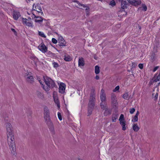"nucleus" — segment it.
Wrapping results in <instances>:
<instances>
[{
  "label": "nucleus",
  "instance_id": "f257e3e1",
  "mask_svg": "<svg viewBox=\"0 0 160 160\" xmlns=\"http://www.w3.org/2000/svg\"><path fill=\"white\" fill-rule=\"evenodd\" d=\"M6 128L7 132V139L9 149L10 150L12 154L13 155H15L16 153L15 141L11 124L9 123H7Z\"/></svg>",
  "mask_w": 160,
  "mask_h": 160
},
{
  "label": "nucleus",
  "instance_id": "f03ea898",
  "mask_svg": "<svg viewBox=\"0 0 160 160\" xmlns=\"http://www.w3.org/2000/svg\"><path fill=\"white\" fill-rule=\"evenodd\" d=\"M121 2V8L123 9L127 8L128 3L134 6H137L141 3L140 0H118Z\"/></svg>",
  "mask_w": 160,
  "mask_h": 160
},
{
  "label": "nucleus",
  "instance_id": "7ed1b4c3",
  "mask_svg": "<svg viewBox=\"0 0 160 160\" xmlns=\"http://www.w3.org/2000/svg\"><path fill=\"white\" fill-rule=\"evenodd\" d=\"M44 81L47 86L46 88L43 87V88L46 91H48L50 88H52L56 86L54 81L50 78H44Z\"/></svg>",
  "mask_w": 160,
  "mask_h": 160
},
{
  "label": "nucleus",
  "instance_id": "20e7f679",
  "mask_svg": "<svg viewBox=\"0 0 160 160\" xmlns=\"http://www.w3.org/2000/svg\"><path fill=\"white\" fill-rule=\"evenodd\" d=\"M45 122L47 125L48 127L52 134H55V131L53 124L51 121L50 117L44 118Z\"/></svg>",
  "mask_w": 160,
  "mask_h": 160
},
{
  "label": "nucleus",
  "instance_id": "39448f33",
  "mask_svg": "<svg viewBox=\"0 0 160 160\" xmlns=\"http://www.w3.org/2000/svg\"><path fill=\"white\" fill-rule=\"evenodd\" d=\"M111 99L112 105L114 107H116L118 103L116 96L113 93H112L111 95Z\"/></svg>",
  "mask_w": 160,
  "mask_h": 160
},
{
  "label": "nucleus",
  "instance_id": "423d86ee",
  "mask_svg": "<svg viewBox=\"0 0 160 160\" xmlns=\"http://www.w3.org/2000/svg\"><path fill=\"white\" fill-rule=\"evenodd\" d=\"M32 9L33 10H36L38 13H40L41 14V15H43V13L42 11V8L40 6V4H38L35 5L34 4L33 5Z\"/></svg>",
  "mask_w": 160,
  "mask_h": 160
},
{
  "label": "nucleus",
  "instance_id": "0eeeda50",
  "mask_svg": "<svg viewBox=\"0 0 160 160\" xmlns=\"http://www.w3.org/2000/svg\"><path fill=\"white\" fill-rule=\"evenodd\" d=\"M38 48L40 50L44 53L46 52L48 50L47 48L43 43H41V44L38 46Z\"/></svg>",
  "mask_w": 160,
  "mask_h": 160
},
{
  "label": "nucleus",
  "instance_id": "6e6552de",
  "mask_svg": "<svg viewBox=\"0 0 160 160\" xmlns=\"http://www.w3.org/2000/svg\"><path fill=\"white\" fill-rule=\"evenodd\" d=\"M66 85L63 83H61L59 86V91L61 93H63L65 92Z\"/></svg>",
  "mask_w": 160,
  "mask_h": 160
},
{
  "label": "nucleus",
  "instance_id": "1a4fd4ad",
  "mask_svg": "<svg viewBox=\"0 0 160 160\" xmlns=\"http://www.w3.org/2000/svg\"><path fill=\"white\" fill-rule=\"evenodd\" d=\"M58 43L59 44H58V45L59 46H66V42L62 37L59 38Z\"/></svg>",
  "mask_w": 160,
  "mask_h": 160
},
{
  "label": "nucleus",
  "instance_id": "9d476101",
  "mask_svg": "<svg viewBox=\"0 0 160 160\" xmlns=\"http://www.w3.org/2000/svg\"><path fill=\"white\" fill-rule=\"evenodd\" d=\"M12 16L13 18L15 20H17L21 16V14L18 11L14 10Z\"/></svg>",
  "mask_w": 160,
  "mask_h": 160
},
{
  "label": "nucleus",
  "instance_id": "9b49d317",
  "mask_svg": "<svg viewBox=\"0 0 160 160\" xmlns=\"http://www.w3.org/2000/svg\"><path fill=\"white\" fill-rule=\"evenodd\" d=\"M50 117L49 110L48 107L44 108V118Z\"/></svg>",
  "mask_w": 160,
  "mask_h": 160
},
{
  "label": "nucleus",
  "instance_id": "f8f14e48",
  "mask_svg": "<svg viewBox=\"0 0 160 160\" xmlns=\"http://www.w3.org/2000/svg\"><path fill=\"white\" fill-rule=\"evenodd\" d=\"M100 100L101 101H106V98L104 90L102 89L101 91Z\"/></svg>",
  "mask_w": 160,
  "mask_h": 160
},
{
  "label": "nucleus",
  "instance_id": "ddd939ff",
  "mask_svg": "<svg viewBox=\"0 0 160 160\" xmlns=\"http://www.w3.org/2000/svg\"><path fill=\"white\" fill-rule=\"evenodd\" d=\"M22 22L24 24H25L28 27H32L33 25L32 23L29 21V20L26 18H22Z\"/></svg>",
  "mask_w": 160,
  "mask_h": 160
},
{
  "label": "nucleus",
  "instance_id": "4468645a",
  "mask_svg": "<svg viewBox=\"0 0 160 160\" xmlns=\"http://www.w3.org/2000/svg\"><path fill=\"white\" fill-rule=\"evenodd\" d=\"M95 94L94 92V91H92L90 93V97L89 98V101H94L95 102Z\"/></svg>",
  "mask_w": 160,
  "mask_h": 160
},
{
  "label": "nucleus",
  "instance_id": "2eb2a0df",
  "mask_svg": "<svg viewBox=\"0 0 160 160\" xmlns=\"http://www.w3.org/2000/svg\"><path fill=\"white\" fill-rule=\"evenodd\" d=\"M120 124L122 127V130L125 131L127 129V126H126V121H123L121 122L120 121Z\"/></svg>",
  "mask_w": 160,
  "mask_h": 160
},
{
  "label": "nucleus",
  "instance_id": "dca6fc26",
  "mask_svg": "<svg viewBox=\"0 0 160 160\" xmlns=\"http://www.w3.org/2000/svg\"><path fill=\"white\" fill-rule=\"evenodd\" d=\"M26 80L27 82L31 84L34 82V78L32 75L30 76L29 78H27Z\"/></svg>",
  "mask_w": 160,
  "mask_h": 160
},
{
  "label": "nucleus",
  "instance_id": "f3484780",
  "mask_svg": "<svg viewBox=\"0 0 160 160\" xmlns=\"http://www.w3.org/2000/svg\"><path fill=\"white\" fill-rule=\"evenodd\" d=\"M104 109H105L104 113V115L107 116L111 114V110L110 109L108 108V107L105 108Z\"/></svg>",
  "mask_w": 160,
  "mask_h": 160
},
{
  "label": "nucleus",
  "instance_id": "a211bd4d",
  "mask_svg": "<svg viewBox=\"0 0 160 160\" xmlns=\"http://www.w3.org/2000/svg\"><path fill=\"white\" fill-rule=\"evenodd\" d=\"M106 101H101L100 103V107L102 109L104 110L105 108L107 107Z\"/></svg>",
  "mask_w": 160,
  "mask_h": 160
},
{
  "label": "nucleus",
  "instance_id": "6ab92c4d",
  "mask_svg": "<svg viewBox=\"0 0 160 160\" xmlns=\"http://www.w3.org/2000/svg\"><path fill=\"white\" fill-rule=\"evenodd\" d=\"M84 65V61L83 58H81L79 59L78 65L79 66H83Z\"/></svg>",
  "mask_w": 160,
  "mask_h": 160
},
{
  "label": "nucleus",
  "instance_id": "aec40b11",
  "mask_svg": "<svg viewBox=\"0 0 160 160\" xmlns=\"http://www.w3.org/2000/svg\"><path fill=\"white\" fill-rule=\"evenodd\" d=\"M95 106V102L94 101H89L88 104V108H93Z\"/></svg>",
  "mask_w": 160,
  "mask_h": 160
},
{
  "label": "nucleus",
  "instance_id": "412c9836",
  "mask_svg": "<svg viewBox=\"0 0 160 160\" xmlns=\"http://www.w3.org/2000/svg\"><path fill=\"white\" fill-rule=\"evenodd\" d=\"M64 59L66 61H70L72 60L71 57L69 55L67 54H65L64 55Z\"/></svg>",
  "mask_w": 160,
  "mask_h": 160
},
{
  "label": "nucleus",
  "instance_id": "4be33fe9",
  "mask_svg": "<svg viewBox=\"0 0 160 160\" xmlns=\"http://www.w3.org/2000/svg\"><path fill=\"white\" fill-rule=\"evenodd\" d=\"M36 94L38 98L41 99H42L43 98V94L39 91H37L36 92Z\"/></svg>",
  "mask_w": 160,
  "mask_h": 160
},
{
  "label": "nucleus",
  "instance_id": "5701e85b",
  "mask_svg": "<svg viewBox=\"0 0 160 160\" xmlns=\"http://www.w3.org/2000/svg\"><path fill=\"white\" fill-rule=\"evenodd\" d=\"M139 114V112L138 111L137 112L136 115L134 116L133 119L132 120V122H137L138 120V116Z\"/></svg>",
  "mask_w": 160,
  "mask_h": 160
},
{
  "label": "nucleus",
  "instance_id": "b1692460",
  "mask_svg": "<svg viewBox=\"0 0 160 160\" xmlns=\"http://www.w3.org/2000/svg\"><path fill=\"white\" fill-rule=\"evenodd\" d=\"M43 20V19L42 17L39 16L37 17V18L35 20V22H36L40 23L42 22Z\"/></svg>",
  "mask_w": 160,
  "mask_h": 160
},
{
  "label": "nucleus",
  "instance_id": "393cba45",
  "mask_svg": "<svg viewBox=\"0 0 160 160\" xmlns=\"http://www.w3.org/2000/svg\"><path fill=\"white\" fill-rule=\"evenodd\" d=\"M54 101L55 103L57 104L58 109L60 107V104L58 99L57 98H54Z\"/></svg>",
  "mask_w": 160,
  "mask_h": 160
},
{
  "label": "nucleus",
  "instance_id": "a878e982",
  "mask_svg": "<svg viewBox=\"0 0 160 160\" xmlns=\"http://www.w3.org/2000/svg\"><path fill=\"white\" fill-rule=\"evenodd\" d=\"M133 129L134 131L137 132L139 130V128L138 127L137 124H134L133 126Z\"/></svg>",
  "mask_w": 160,
  "mask_h": 160
},
{
  "label": "nucleus",
  "instance_id": "bb28decb",
  "mask_svg": "<svg viewBox=\"0 0 160 160\" xmlns=\"http://www.w3.org/2000/svg\"><path fill=\"white\" fill-rule=\"evenodd\" d=\"M99 67L98 66H96L95 68V72L96 74H98L99 73Z\"/></svg>",
  "mask_w": 160,
  "mask_h": 160
},
{
  "label": "nucleus",
  "instance_id": "cd10ccee",
  "mask_svg": "<svg viewBox=\"0 0 160 160\" xmlns=\"http://www.w3.org/2000/svg\"><path fill=\"white\" fill-rule=\"evenodd\" d=\"M73 2H75L78 4L79 6H82L83 8L86 7V6H85L84 4H83L80 3L79 1L76 0H72Z\"/></svg>",
  "mask_w": 160,
  "mask_h": 160
},
{
  "label": "nucleus",
  "instance_id": "c85d7f7f",
  "mask_svg": "<svg viewBox=\"0 0 160 160\" xmlns=\"http://www.w3.org/2000/svg\"><path fill=\"white\" fill-rule=\"evenodd\" d=\"M32 73L30 72H27V73H26L24 75V77L25 78V79H26L27 78H29L30 77V76H32Z\"/></svg>",
  "mask_w": 160,
  "mask_h": 160
},
{
  "label": "nucleus",
  "instance_id": "c756f323",
  "mask_svg": "<svg viewBox=\"0 0 160 160\" xmlns=\"http://www.w3.org/2000/svg\"><path fill=\"white\" fill-rule=\"evenodd\" d=\"M119 122H120V121L122 122L123 121H125V120L124 119V115L122 114H121L120 115V116L119 119Z\"/></svg>",
  "mask_w": 160,
  "mask_h": 160
},
{
  "label": "nucleus",
  "instance_id": "7c9ffc66",
  "mask_svg": "<svg viewBox=\"0 0 160 160\" xmlns=\"http://www.w3.org/2000/svg\"><path fill=\"white\" fill-rule=\"evenodd\" d=\"M153 78L154 79V81L156 82L159 80H160V76L159 75H158V76H157L156 78L154 77Z\"/></svg>",
  "mask_w": 160,
  "mask_h": 160
},
{
  "label": "nucleus",
  "instance_id": "2f4dec72",
  "mask_svg": "<svg viewBox=\"0 0 160 160\" xmlns=\"http://www.w3.org/2000/svg\"><path fill=\"white\" fill-rule=\"evenodd\" d=\"M84 5L86 6V8L85 9L87 15H89V13L90 8L88 7H87V5Z\"/></svg>",
  "mask_w": 160,
  "mask_h": 160
},
{
  "label": "nucleus",
  "instance_id": "473e14b6",
  "mask_svg": "<svg viewBox=\"0 0 160 160\" xmlns=\"http://www.w3.org/2000/svg\"><path fill=\"white\" fill-rule=\"evenodd\" d=\"M123 98L124 99H127L128 98V95L127 93H125L123 95Z\"/></svg>",
  "mask_w": 160,
  "mask_h": 160
},
{
  "label": "nucleus",
  "instance_id": "72a5a7b5",
  "mask_svg": "<svg viewBox=\"0 0 160 160\" xmlns=\"http://www.w3.org/2000/svg\"><path fill=\"white\" fill-rule=\"evenodd\" d=\"M93 109V108H88V116L90 115L92 113V110Z\"/></svg>",
  "mask_w": 160,
  "mask_h": 160
},
{
  "label": "nucleus",
  "instance_id": "f704fd0d",
  "mask_svg": "<svg viewBox=\"0 0 160 160\" xmlns=\"http://www.w3.org/2000/svg\"><path fill=\"white\" fill-rule=\"evenodd\" d=\"M52 64L53 66V67L55 68H57L59 66V65L58 63L56 62H54L52 63Z\"/></svg>",
  "mask_w": 160,
  "mask_h": 160
},
{
  "label": "nucleus",
  "instance_id": "c9c22d12",
  "mask_svg": "<svg viewBox=\"0 0 160 160\" xmlns=\"http://www.w3.org/2000/svg\"><path fill=\"white\" fill-rule=\"evenodd\" d=\"M117 115H115V117H113V116L112 118V122H116V119H117Z\"/></svg>",
  "mask_w": 160,
  "mask_h": 160
},
{
  "label": "nucleus",
  "instance_id": "e433bc0d",
  "mask_svg": "<svg viewBox=\"0 0 160 160\" xmlns=\"http://www.w3.org/2000/svg\"><path fill=\"white\" fill-rule=\"evenodd\" d=\"M38 34H39V35L40 36H41L42 37H43V38L46 37V36L45 35L44 33L42 32H39Z\"/></svg>",
  "mask_w": 160,
  "mask_h": 160
},
{
  "label": "nucleus",
  "instance_id": "4c0bfd02",
  "mask_svg": "<svg viewBox=\"0 0 160 160\" xmlns=\"http://www.w3.org/2000/svg\"><path fill=\"white\" fill-rule=\"evenodd\" d=\"M58 117L60 121H61L62 119V116L61 113L60 112H58Z\"/></svg>",
  "mask_w": 160,
  "mask_h": 160
},
{
  "label": "nucleus",
  "instance_id": "58836bf2",
  "mask_svg": "<svg viewBox=\"0 0 160 160\" xmlns=\"http://www.w3.org/2000/svg\"><path fill=\"white\" fill-rule=\"evenodd\" d=\"M135 111V109L132 108L130 109V112L131 114H133Z\"/></svg>",
  "mask_w": 160,
  "mask_h": 160
},
{
  "label": "nucleus",
  "instance_id": "ea45409f",
  "mask_svg": "<svg viewBox=\"0 0 160 160\" xmlns=\"http://www.w3.org/2000/svg\"><path fill=\"white\" fill-rule=\"evenodd\" d=\"M142 8V10H143V11H147V8L146 6L145 5H144V4L143 5Z\"/></svg>",
  "mask_w": 160,
  "mask_h": 160
},
{
  "label": "nucleus",
  "instance_id": "a19ab883",
  "mask_svg": "<svg viewBox=\"0 0 160 160\" xmlns=\"http://www.w3.org/2000/svg\"><path fill=\"white\" fill-rule=\"evenodd\" d=\"M109 4L112 6H114L115 5L116 3L115 1H111Z\"/></svg>",
  "mask_w": 160,
  "mask_h": 160
},
{
  "label": "nucleus",
  "instance_id": "79ce46f5",
  "mask_svg": "<svg viewBox=\"0 0 160 160\" xmlns=\"http://www.w3.org/2000/svg\"><path fill=\"white\" fill-rule=\"evenodd\" d=\"M119 86H117L116 87V88H115V89L113 90V91L114 92H116L117 91L119 90Z\"/></svg>",
  "mask_w": 160,
  "mask_h": 160
},
{
  "label": "nucleus",
  "instance_id": "37998d69",
  "mask_svg": "<svg viewBox=\"0 0 160 160\" xmlns=\"http://www.w3.org/2000/svg\"><path fill=\"white\" fill-rule=\"evenodd\" d=\"M52 42L53 43L56 44L57 42V41L56 39L53 38L52 39Z\"/></svg>",
  "mask_w": 160,
  "mask_h": 160
},
{
  "label": "nucleus",
  "instance_id": "c03bdc74",
  "mask_svg": "<svg viewBox=\"0 0 160 160\" xmlns=\"http://www.w3.org/2000/svg\"><path fill=\"white\" fill-rule=\"evenodd\" d=\"M138 67L141 69H142L143 68V65L142 64H139L138 65Z\"/></svg>",
  "mask_w": 160,
  "mask_h": 160
},
{
  "label": "nucleus",
  "instance_id": "a18cd8bd",
  "mask_svg": "<svg viewBox=\"0 0 160 160\" xmlns=\"http://www.w3.org/2000/svg\"><path fill=\"white\" fill-rule=\"evenodd\" d=\"M11 30L16 35L17 34V32L13 28H11Z\"/></svg>",
  "mask_w": 160,
  "mask_h": 160
},
{
  "label": "nucleus",
  "instance_id": "49530a36",
  "mask_svg": "<svg viewBox=\"0 0 160 160\" xmlns=\"http://www.w3.org/2000/svg\"><path fill=\"white\" fill-rule=\"evenodd\" d=\"M158 67H156L154 68L153 70V72H155L158 68Z\"/></svg>",
  "mask_w": 160,
  "mask_h": 160
},
{
  "label": "nucleus",
  "instance_id": "de8ad7c7",
  "mask_svg": "<svg viewBox=\"0 0 160 160\" xmlns=\"http://www.w3.org/2000/svg\"><path fill=\"white\" fill-rule=\"evenodd\" d=\"M95 78L97 80L99 79V77L98 75H96L95 77Z\"/></svg>",
  "mask_w": 160,
  "mask_h": 160
},
{
  "label": "nucleus",
  "instance_id": "09e8293b",
  "mask_svg": "<svg viewBox=\"0 0 160 160\" xmlns=\"http://www.w3.org/2000/svg\"><path fill=\"white\" fill-rule=\"evenodd\" d=\"M52 53L50 51H49L47 53V54L48 55H52Z\"/></svg>",
  "mask_w": 160,
  "mask_h": 160
},
{
  "label": "nucleus",
  "instance_id": "8fccbe9b",
  "mask_svg": "<svg viewBox=\"0 0 160 160\" xmlns=\"http://www.w3.org/2000/svg\"><path fill=\"white\" fill-rule=\"evenodd\" d=\"M158 93H157L155 95V99H157V98H158Z\"/></svg>",
  "mask_w": 160,
  "mask_h": 160
},
{
  "label": "nucleus",
  "instance_id": "3c124183",
  "mask_svg": "<svg viewBox=\"0 0 160 160\" xmlns=\"http://www.w3.org/2000/svg\"><path fill=\"white\" fill-rule=\"evenodd\" d=\"M33 15L34 16V18H35L36 19L37 18V17H38L39 16H37L36 15H35L34 14H33Z\"/></svg>",
  "mask_w": 160,
  "mask_h": 160
},
{
  "label": "nucleus",
  "instance_id": "603ef678",
  "mask_svg": "<svg viewBox=\"0 0 160 160\" xmlns=\"http://www.w3.org/2000/svg\"><path fill=\"white\" fill-rule=\"evenodd\" d=\"M138 28L139 29L141 30V26L138 25Z\"/></svg>",
  "mask_w": 160,
  "mask_h": 160
},
{
  "label": "nucleus",
  "instance_id": "864d4df0",
  "mask_svg": "<svg viewBox=\"0 0 160 160\" xmlns=\"http://www.w3.org/2000/svg\"><path fill=\"white\" fill-rule=\"evenodd\" d=\"M78 160H83L82 159H80V158H78Z\"/></svg>",
  "mask_w": 160,
  "mask_h": 160
},
{
  "label": "nucleus",
  "instance_id": "5fc2aeb1",
  "mask_svg": "<svg viewBox=\"0 0 160 160\" xmlns=\"http://www.w3.org/2000/svg\"><path fill=\"white\" fill-rule=\"evenodd\" d=\"M94 58L95 59H97L96 58V57H94Z\"/></svg>",
  "mask_w": 160,
  "mask_h": 160
},
{
  "label": "nucleus",
  "instance_id": "6e6d98bb",
  "mask_svg": "<svg viewBox=\"0 0 160 160\" xmlns=\"http://www.w3.org/2000/svg\"><path fill=\"white\" fill-rule=\"evenodd\" d=\"M94 58L95 59H97L96 58V57H94Z\"/></svg>",
  "mask_w": 160,
  "mask_h": 160
},
{
  "label": "nucleus",
  "instance_id": "4d7b16f0",
  "mask_svg": "<svg viewBox=\"0 0 160 160\" xmlns=\"http://www.w3.org/2000/svg\"><path fill=\"white\" fill-rule=\"evenodd\" d=\"M55 33H56V34H58V33H57V32H55Z\"/></svg>",
  "mask_w": 160,
  "mask_h": 160
},
{
  "label": "nucleus",
  "instance_id": "13d9d810",
  "mask_svg": "<svg viewBox=\"0 0 160 160\" xmlns=\"http://www.w3.org/2000/svg\"><path fill=\"white\" fill-rule=\"evenodd\" d=\"M160 82H159V83H158V85L160 84Z\"/></svg>",
  "mask_w": 160,
  "mask_h": 160
}]
</instances>
